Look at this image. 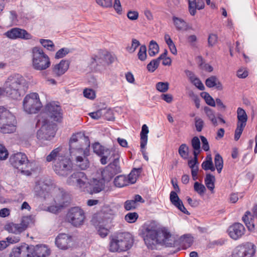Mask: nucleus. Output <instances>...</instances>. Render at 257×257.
Instances as JSON below:
<instances>
[{"label":"nucleus","mask_w":257,"mask_h":257,"mask_svg":"<svg viewBox=\"0 0 257 257\" xmlns=\"http://www.w3.org/2000/svg\"><path fill=\"white\" fill-rule=\"evenodd\" d=\"M83 142H87L89 146L88 137L83 133L73 134L69 140V150L71 156H76V165L81 170H86L89 166V161L86 157L87 152L83 149Z\"/></svg>","instance_id":"1"},{"label":"nucleus","mask_w":257,"mask_h":257,"mask_svg":"<svg viewBox=\"0 0 257 257\" xmlns=\"http://www.w3.org/2000/svg\"><path fill=\"white\" fill-rule=\"evenodd\" d=\"M44 113L49 118L40 116L36 123V127L40 128H53L57 123L63 120V110L57 101L47 102L44 108Z\"/></svg>","instance_id":"2"},{"label":"nucleus","mask_w":257,"mask_h":257,"mask_svg":"<svg viewBox=\"0 0 257 257\" xmlns=\"http://www.w3.org/2000/svg\"><path fill=\"white\" fill-rule=\"evenodd\" d=\"M28 87V83L21 74L15 73L6 79L3 88L6 95L13 99H18L23 95Z\"/></svg>","instance_id":"3"},{"label":"nucleus","mask_w":257,"mask_h":257,"mask_svg":"<svg viewBox=\"0 0 257 257\" xmlns=\"http://www.w3.org/2000/svg\"><path fill=\"white\" fill-rule=\"evenodd\" d=\"M134 241L132 235L128 232H121L110 237L109 250L110 252H122L130 249Z\"/></svg>","instance_id":"4"},{"label":"nucleus","mask_w":257,"mask_h":257,"mask_svg":"<svg viewBox=\"0 0 257 257\" xmlns=\"http://www.w3.org/2000/svg\"><path fill=\"white\" fill-rule=\"evenodd\" d=\"M49 57L41 48L35 47L32 49V66L37 70H44L50 66Z\"/></svg>","instance_id":"5"},{"label":"nucleus","mask_w":257,"mask_h":257,"mask_svg":"<svg viewBox=\"0 0 257 257\" xmlns=\"http://www.w3.org/2000/svg\"><path fill=\"white\" fill-rule=\"evenodd\" d=\"M23 106L24 111L28 113H37L42 107L39 94L32 92L26 95L23 100Z\"/></svg>","instance_id":"6"},{"label":"nucleus","mask_w":257,"mask_h":257,"mask_svg":"<svg viewBox=\"0 0 257 257\" xmlns=\"http://www.w3.org/2000/svg\"><path fill=\"white\" fill-rule=\"evenodd\" d=\"M11 164L15 168L27 176L31 175V171L27 169L29 165V161L25 154L19 152L11 156L10 158Z\"/></svg>","instance_id":"7"},{"label":"nucleus","mask_w":257,"mask_h":257,"mask_svg":"<svg viewBox=\"0 0 257 257\" xmlns=\"http://www.w3.org/2000/svg\"><path fill=\"white\" fill-rule=\"evenodd\" d=\"M164 230H157L147 227L146 229V234L144 240L145 244L149 248L154 249L157 244H161L162 238L164 237Z\"/></svg>","instance_id":"8"},{"label":"nucleus","mask_w":257,"mask_h":257,"mask_svg":"<svg viewBox=\"0 0 257 257\" xmlns=\"http://www.w3.org/2000/svg\"><path fill=\"white\" fill-rule=\"evenodd\" d=\"M66 217L68 221L74 226L79 227L83 224L85 215L80 207H74L69 210Z\"/></svg>","instance_id":"9"},{"label":"nucleus","mask_w":257,"mask_h":257,"mask_svg":"<svg viewBox=\"0 0 257 257\" xmlns=\"http://www.w3.org/2000/svg\"><path fill=\"white\" fill-rule=\"evenodd\" d=\"M33 223V218L31 215L24 216L22 218L20 223H9L5 225V229L10 233L20 234L25 231L30 224Z\"/></svg>","instance_id":"10"},{"label":"nucleus","mask_w":257,"mask_h":257,"mask_svg":"<svg viewBox=\"0 0 257 257\" xmlns=\"http://www.w3.org/2000/svg\"><path fill=\"white\" fill-rule=\"evenodd\" d=\"M67 182L69 185L75 186L83 191H86L89 184V180L85 173L80 171L74 172L68 178Z\"/></svg>","instance_id":"11"},{"label":"nucleus","mask_w":257,"mask_h":257,"mask_svg":"<svg viewBox=\"0 0 257 257\" xmlns=\"http://www.w3.org/2000/svg\"><path fill=\"white\" fill-rule=\"evenodd\" d=\"M16 117L7 108L0 106V128L17 126Z\"/></svg>","instance_id":"12"},{"label":"nucleus","mask_w":257,"mask_h":257,"mask_svg":"<svg viewBox=\"0 0 257 257\" xmlns=\"http://www.w3.org/2000/svg\"><path fill=\"white\" fill-rule=\"evenodd\" d=\"M255 246L250 242H246L236 247L232 253V257H251L255 253Z\"/></svg>","instance_id":"13"},{"label":"nucleus","mask_w":257,"mask_h":257,"mask_svg":"<svg viewBox=\"0 0 257 257\" xmlns=\"http://www.w3.org/2000/svg\"><path fill=\"white\" fill-rule=\"evenodd\" d=\"M53 168L56 174L60 176H66L72 171V164L70 160L63 157L59 161L55 162Z\"/></svg>","instance_id":"14"},{"label":"nucleus","mask_w":257,"mask_h":257,"mask_svg":"<svg viewBox=\"0 0 257 257\" xmlns=\"http://www.w3.org/2000/svg\"><path fill=\"white\" fill-rule=\"evenodd\" d=\"M52 181L50 179L42 178L36 182L34 191L37 196L46 198L50 191Z\"/></svg>","instance_id":"15"},{"label":"nucleus","mask_w":257,"mask_h":257,"mask_svg":"<svg viewBox=\"0 0 257 257\" xmlns=\"http://www.w3.org/2000/svg\"><path fill=\"white\" fill-rule=\"evenodd\" d=\"M55 244L58 248L66 250L71 247L72 237L66 233H59L55 238Z\"/></svg>","instance_id":"16"},{"label":"nucleus","mask_w":257,"mask_h":257,"mask_svg":"<svg viewBox=\"0 0 257 257\" xmlns=\"http://www.w3.org/2000/svg\"><path fill=\"white\" fill-rule=\"evenodd\" d=\"M7 37L12 39L21 38L24 39H31L32 36L26 30L18 28H15L6 32L4 34Z\"/></svg>","instance_id":"17"},{"label":"nucleus","mask_w":257,"mask_h":257,"mask_svg":"<svg viewBox=\"0 0 257 257\" xmlns=\"http://www.w3.org/2000/svg\"><path fill=\"white\" fill-rule=\"evenodd\" d=\"M114 57L108 52L100 50L98 52V55L93 58V63L95 62L97 65L109 64L114 62Z\"/></svg>","instance_id":"18"},{"label":"nucleus","mask_w":257,"mask_h":257,"mask_svg":"<svg viewBox=\"0 0 257 257\" xmlns=\"http://www.w3.org/2000/svg\"><path fill=\"white\" fill-rule=\"evenodd\" d=\"M245 231V227L240 223H235L230 226L228 229V235L234 240L240 238L244 235Z\"/></svg>","instance_id":"19"},{"label":"nucleus","mask_w":257,"mask_h":257,"mask_svg":"<svg viewBox=\"0 0 257 257\" xmlns=\"http://www.w3.org/2000/svg\"><path fill=\"white\" fill-rule=\"evenodd\" d=\"M105 182L103 179H93L89 182L88 188H86V191L89 192L90 194L97 193L103 190Z\"/></svg>","instance_id":"20"},{"label":"nucleus","mask_w":257,"mask_h":257,"mask_svg":"<svg viewBox=\"0 0 257 257\" xmlns=\"http://www.w3.org/2000/svg\"><path fill=\"white\" fill-rule=\"evenodd\" d=\"M70 62L67 60H62L58 64L52 67V72L56 77H60L64 74L69 68Z\"/></svg>","instance_id":"21"},{"label":"nucleus","mask_w":257,"mask_h":257,"mask_svg":"<svg viewBox=\"0 0 257 257\" xmlns=\"http://www.w3.org/2000/svg\"><path fill=\"white\" fill-rule=\"evenodd\" d=\"M30 249L33 255L32 257H46L50 253V249L45 245H31Z\"/></svg>","instance_id":"22"},{"label":"nucleus","mask_w":257,"mask_h":257,"mask_svg":"<svg viewBox=\"0 0 257 257\" xmlns=\"http://www.w3.org/2000/svg\"><path fill=\"white\" fill-rule=\"evenodd\" d=\"M177 192L172 191L170 193V199L171 203L178 208L181 211L186 214H190V213L187 210L186 208L184 207L182 201L178 197Z\"/></svg>","instance_id":"23"},{"label":"nucleus","mask_w":257,"mask_h":257,"mask_svg":"<svg viewBox=\"0 0 257 257\" xmlns=\"http://www.w3.org/2000/svg\"><path fill=\"white\" fill-rule=\"evenodd\" d=\"M55 130H38L37 137L39 140L51 141L56 135Z\"/></svg>","instance_id":"24"},{"label":"nucleus","mask_w":257,"mask_h":257,"mask_svg":"<svg viewBox=\"0 0 257 257\" xmlns=\"http://www.w3.org/2000/svg\"><path fill=\"white\" fill-rule=\"evenodd\" d=\"M172 21L176 29L178 31H187L191 29V27L181 18L173 16Z\"/></svg>","instance_id":"25"},{"label":"nucleus","mask_w":257,"mask_h":257,"mask_svg":"<svg viewBox=\"0 0 257 257\" xmlns=\"http://www.w3.org/2000/svg\"><path fill=\"white\" fill-rule=\"evenodd\" d=\"M192 243L193 237L191 235L185 234L183 236H182L178 239V245H179L180 247H178L177 249L174 251L172 253H174L179 250L180 249V247H182V249H187L191 246Z\"/></svg>","instance_id":"26"},{"label":"nucleus","mask_w":257,"mask_h":257,"mask_svg":"<svg viewBox=\"0 0 257 257\" xmlns=\"http://www.w3.org/2000/svg\"><path fill=\"white\" fill-rule=\"evenodd\" d=\"M164 237L162 238V242L161 244H165L166 246H177L178 245V239H176L175 237L172 235L170 232L166 230H164Z\"/></svg>","instance_id":"27"},{"label":"nucleus","mask_w":257,"mask_h":257,"mask_svg":"<svg viewBox=\"0 0 257 257\" xmlns=\"http://www.w3.org/2000/svg\"><path fill=\"white\" fill-rule=\"evenodd\" d=\"M237 123L236 128H243L245 127L247 120V116L245 110L238 107L237 109Z\"/></svg>","instance_id":"28"},{"label":"nucleus","mask_w":257,"mask_h":257,"mask_svg":"<svg viewBox=\"0 0 257 257\" xmlns=\"http://www.w3.org/2000/svg\"><path fill=\"white\" fill-rule=\"evenodd\" d=\"M92 147L94 153H95L98 156H101L103 155L110 154L111 151L109 149L101 145L98 142H95L93 144Z\"/></svg>","instance_id":"29"},{"label":"nucleus","mask_w":257,"mask_h":257,"mask_svg":"<svg viewBox=\"0 0 257 257\" xmlns=\"http://www.w3.org/2000/svg\"><path fill=\"white\" fill-rule=\"evenodd\" d=\"M205 84L207 87L209 88L216 87L218 90L222 89L221 83L219 82L217 77L214 76H212L208 78L205 81Z\"/></svg>","instance_id":"30"},{"label":"nucleus","mask_w":257,"mask_h":257,"mask_svg":"<svg viewBox=\"0 0 257 257\" xmlns=\"http://www.w3.org/2000/svg\"><path fill=\"white\" fill-rule=\"evenodd\" d=\"M61 151V148L60 147H58L56 149H54L46 157V161L48 162L55 161L56 162L57 161H59L61 158V157H63L62 156H60V152Z\"/></svg>","instance_id":"31"},{"label":"nucleus","mask_w":257,"mask_h":257,"mask_svg":"<svg viewBox=\"0 0 257 257\" xmlns=\"http://www.w3.org/2000/svg\"><path fill=\"white\" fill-rule=\"evenodd\" d=\"M184 76L190 82L193 83V65L190 60H188L184 68Z\"/></svg>","instance_id":"32"},{"label":"nucleus","mask_w":257,"mask_h":257,"mask_svg":"<svg viewBox=\"0 0 257 257\" xmlns=\"http://www.w3.org/2000/svg\"><path fill=\"white\" fill-rule=\"evenodd\" d=\"M242 219L249 230L251 231L254 229V224L249 211H247L245 212L244 215L242 216Z\"/></svg>","instance_id":"33"},{"label":"nucleus","mask_w":257,"mask_h":257,"mask_svg":"<svg viewBox=\"0 0 257 257\" xmlns=\"http://www.w3.org/2000/svg\"><path fill=\"white\" fill-rule=\"evenodd\" d=\"M201 167L205 171L210 170L212 172L215 171V167L214 166L210 154L206 156L205 160L202 163Z\"/></svg>","instance_id":"34"},{"label":"nucleus","mask_w":257,"mask_h":257,"mask_svg":"<svg viewBox=\"0 0 257 257\" xmlns=\"http://www.w3.org/2000/svg\"><path fill=\"white\" fill-rule=\"evenodd\" d=\"M141 168H134L132 170L128 177H127L128 184H134L136 182L138 176L141 173Z\"/></svg>","instance_id":"35"},{"label":"nucleus","mask_w":257,"mask_h":257,"mask_svg":"<svg viewBox=\"0 0 257 257\" xmlns=\"http://www.w3.org/2000/svg\"><path fill=\"white\" fill-rule=\"evenodd\" d=\"M114 184L118 187H123L128 185L127 177L124 175H119L115 178Z\"/></svg>","instance_id":"36"},{"label":"nucleus","mask_w":257,"mask_h":257,"mask_svg":"<svg viewBox=\"0 0 257 257\" xmlns=\"http://www.w3.org/2000/svg\"><path fill=\"white\" fill-rule=\"evenodd\" d=\"M116 158H114L113 162L110 163L108 166L110 167L111 170L115 174H117L121 172V169L119 166L118 155H116Z\"/></svg>","instance_id":"37"},{"label":"nucleus","mask_w":257,"mask_h":257,"mask_svg":"<svg viewBox=\"0 0 257 257\" xmlns=\"http://www.w3.org/2000/svg\"><path fill=\"white\" fill-rule=\"evenodd\" d=\"M215 177L210 174H206L205 178V183L207 188L213 193L214 189Z\"/></svg>","instance_id":"38"},{"label":"nucleus","mask_w":257,"mask_h":257,"mask_svg":"<svg viewBox=\"0 0 257 257\" xmlns=\"http://www.w3.org/2000/svg\"><path fill=\"white\" fill-rule=\"evenodd\" d=\"M110 169V167L106 166L101 172L102 179L105 182L109 181L115 175Z\"/></svg>","instance_id":"39"},{"label":"nucleus","mask_w":257,"mask_h":257,"mask_svg":"<svg viewBox=\"0 0 257 257\" xmlns=\"http://www.w3.org/2000/svg\"><path fill=\"white\" fill-rule=\"evenodd\" d=\"M164 39L166 44L168 45L171 52L174 55H176L177 54L176 47L169 35L167 34H165Z\"/></svg>","instance_id":"40"},{"label":"nucleus","mask_w":257,"mask_h":257,"mask_svg":"<svg viewBox=\"0 0 257 257\" xmlns=\"http://www.w3.org/2000/svg\"><path fill=\"white\" fill-rule=\"evenodd\" d=\"M159 47L157 43L152 40L150 42L149 48V54L150 56H154L159 52Z\"/></svg>","instance_id":"41"},{"label":"nucleus","mask_w":257,"mask_h":257,"mask_svg":"<svg viewBox=\"0 0 257 257\" xmlns=\"http://www.w3.org/2000/svg\"><path fill=\"white\" fill-rule=\"evenodd\" d=\"M149 130H142L140 134L141 142L140 146L141 149H145L148 142V134Z\"/></svg>","instance_id":"42"},{"label":"nucleus","mask_w":257,"mask_h":257,"mask_svg":"<svg viewBox=\"0 0 257 257\" xmlns=\"http://www.w3.org/2000/svg\"><path fill=\"white\" fill-rule=\"evenodd\" d=\"M200 95L203 98L206 103L211 106H215V102L213 98L210 95V94L206 92H202L200 93Z\"/></svg>","instance_id":"43"},{"label":"nucleus","mask_w":257,"mask_h":257,"mask_svg":"<svg viewBox=\"0 0 257 257\" xmlns=\"http://www.w3.org/2000/svg\"><path fill=\"white\" fill-rule=\"evenodd\" d=\"M40 42L42 45L47 50L51 51L55 50V45L53 42L48 39H40Z\"/></svg>","instance_id":"44"},{"label":"nucleus","mask_w":257,"mask_h":257,"mask_svg":"<svg viewBox=\"0 0 257 257\" xmlns=\"http://www.w3.org/2000/svg\"><path fill=\"white\" fill-rule=\"evenodd\" d=\"M214 163L215 168L218 173H220L223 168V159L221 156L217 154L215 156Z\"/></svg>","instance_id":"45"},{"label":"nucleus","mask_w":257,"mask_h":257,"mask_svg":"<svg viewBox=\"0 0 257 257\" xmlns=\"http://www.w3.org/2000/svg\"><path fill=\"white\" fill-rule=\"evenodd\" d=\"M169 84L167 82H159L156 84V89L161 92L164 93L167 92L169 88Z\"/></svg>","instance_id":"46"},{"label":"nucleus","mask_w":257,"mask_h":257,"mask_svg":"<svg viewBox=\"0 0 257 257\" xmlns=\"http://www.w3.org/2000/svg\"><path fill=\"white\" fill-rule=\"evenodd\" d=\"M102 115L103 119L113 120L114 119L113 111L110 109H102Z\"/></svg>","instance_id":"47"},{"label":"nucleus","mask_w":257,"mask_h":257,"mask_svg":"<svg viewBox=\"0 0 257 257\" xmlns=\"http://www.w3.org/2000/svg\"><path fill=\"white\" fill-rule=\"evenodd\" d=\"M30 245L24 243L21 245V257H32L31 251H30Z\"/></svg>","instance_id":"48"},{"label":"nucleus","mask_w":257,"mask_h":257,"mask_svg":"<svg viewBox=\"0 0 257 257\" xmlns=\"http://www.w3.org/2000/svg\"><path fill=\"white\" fill-rule=\"evenodd\" d=\"M96 3L103 9H109L112 7V0H95Z\"/></svg>","instance_id":"49"},{"label":"nucleus","mask_w":257,"mask_h":257,"mask_svg":"<svg viewBox=\"0 0 257 257\" xmlns=\"http://www.w3.org/2000/svg\"><path fill=\"white\" fill-rule=\"evenodd\" d=\"M204 111L209 118V119L212 121V122L213 123V124L216 126V124H217V118L215 117L213 111L210 108L208 107H205L204 108Z\"/></svg>","instance_id":"50"},{"label":"nucleus","mask_w":257,"mask_h":257,"mask_svg":"<svg viewBox=\"0 0 257 257\" xmlns=\"http://www.w3.org/2000/svg\"><path fill=\"white\" fill-rule=\"evenodd\" d=\"M139 217L137 212H129L125 215L124 219L128 223H134Z\"/></svg>","instance_id":"51"},{"label":"nucleus","mask_w":257,"mask_h":257,"mask_svg":"<svg viewBox=\"0 0 257 257\" xmlns=\"http://www.w3.org/2000/svg\"><path fill=\"white\" fill-rule=\"evenodd\" d=\"M194 189L200 196H203L206 190L205 187L203 184L198 182H196L194 184Z\"/></svg>","instance_id":"52"},{"label":"nucleus","mask_w":257,"mask_h":257,"mask_svg":"<svg viewBox=\"0 0 257 257\" xmlns=\"http://www.w3.org/2000/svg\"><path fill=\"white\" fill-rule=\"evenodd\" d=\"M140 45V43L139 41L137 39H133L132 41L131 45L127 46L126 50L130 53H133Z\"/></svg>","instance_id":"53"},{"label":"nucleus","mask_w":257,"mask_h":257,"mask_svg":"<svg viewBox=\"0 0 257 257\" xmlns=\"http://www.w3.org/2000/svg\"><path fill=\"white\" fill-rule=\"evenodd\" d=\"M138 56L139 60L144 61L147 58V48L145 45H142L140 47Z\"/></svg>","instance_id":"54"},{"label":"nucleus","mask_w":257,"mask_h":257,"mask_svg":"<svg viewBox=\"0 0 257 257\" xmlns=\"http://www.w3.org/2000/svg\"><path fill=\"white\" fill-rule=\"evenodd\" d=\"M160 64V62L157 59L152 60L147 65V69L149 72H153L158 67Z\"/></svg>","instance_id":"55"},{"label":"nucleus","mask_w":257,"mask_h":257,"mask_svg":"<svg viewBox=\"0 0 257 257\" xmlns=\"http://www.w3.org/2000/svg\"><path fill=\"white\" fill-rule=\"evenodd\" d=\"M138 204L133 200H127L124 203V208L127 210H131L136 209L137 207Z\"/></svg>","instance_id":"56"},{"label":"nucleus","mask_w":257,"mask_h":257,"mask_svg":"<svg viewBox=\"0 0 257 257\" xmlns=\"http://www.w3.org/2000/svg\"><path fill=\"white\" fill-rule=\"evenodd\" d=\"M179 153L180 155L184 159L188 158V148L185 144L181 145L179 148Z\"/></svg>","instance_id":"57"},{"label":"nucleus","mask_w":257,"mask_h":257,"mask_svg":"<svg viewBox=\"0 0 257 257\" xmlns=\"http://www.w3.org/2000/svg\"><path fill=\"white\" fill-rule=\"evenodd\" d=\"M97 233L101 238H104L108 234L109 230L106 227L101 225H98L97 227Z\"/></svg>","instance_id":"58"},{"label":"nucleus","mask_w":257,"mask_h":257,"mask_svg":"<svg viewBox=\"0 0 257 257\" xmlns=\"http://www.w3.org/2000/svg\"><path fill=\"white\" fill-rule=\"evenodd\" d=\"M70 52L68 48H63L59 50L56 53L55 58L56 59H60L64 57Z\"/></svg>","instance_id":"59"},{"label":"nucleus","mask_w":257,"mask_h":257,"mask_svg":"<svg viewBox=\"0 0 257 257\" xmlns=\"http://www.w3.org/2000/svg\"><path fill=\"white\" fill-rule=\"evenodd\" d=\"M84 97L90 99H94L95 98V92L92 89L85 88L83 90Z\"/></svg>","instance_id":"60"},{"label":"nucleus","mask_w":257,"mask_h":257,"mask_svg":"<svg viewBox=\"0 0 257 257\" xmlns=\"http://www.w3.org/2000/svg\"><path fill=\"white\" fill-rule=\"evenodd\" d=\"M9 156V153L3 145L0 144V160H6Z\"/></svg>","instance_id":"61"},{"label":"nucleus","mask_w":257,"mask_h":257,"mask_svg":"<svg viewBox=\"0 0 257 257\" xmlns=\"http://www.w3.org/2000/svg\"><path fill=\"white\" fill-rule=\"evenodd\" d=\"M112 7L118 15L122 14V8L120 0H114V3L112 2Z\"/></svg>","instance_id":"62"},{"label":"nucleus","mask_w":257,"mask_h":257,"mask_svg":"<svg viewBox=\"0 0 257 257\" xmlns=\"http://www.w3.org/2000/svg\"><path fill=\"white\" fill-rule=\"evenodd\" d=\"M218 37L216 34H211L208 38V44L209 47L214 46L217 42Z\"/></svg>","instance_id":"63"},{"label":"nucleus","mask_w":257,"mask_h":257,"mask_svg":"<svg viewBox=\"0 0 257 257\" xmlns=\"http://www.w3.org/2000/svg\"><path fill=\"white\" fill-rule=\"evenodd\" d=\"M139 17V12L137 11L130 10L127 13V17L131 21H136Z\"/></svg>","instance_id":"64"}]
</instances>
